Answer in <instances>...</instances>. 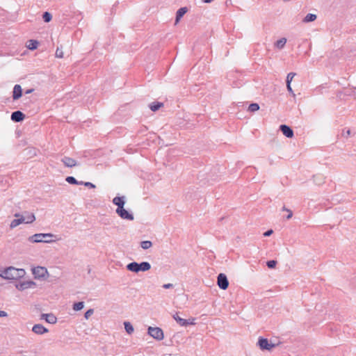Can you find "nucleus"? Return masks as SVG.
<instances>
[{"mask_svg":"<svg viewBox=\"0 0 356 356\" xmlns=\"http://www.w3.org/2000/svg\"><path fill=\"white\" fill-rule=\"evenodd\" d=\"M316 15L308 13L303 19V22L305 23L312 22L316 20Z\"/></svg>","mask_w":356,"mask_h":356,"instance_id":"5701e85b","label":"nucleus"},{"mask_svg":"<svg viewBox=\"0 0 356 356\" xmlns=\"http://www.w3.org/2000/svg\"><path fill=\"white\" fill-rule=\"evenodd\" d=\"M124 329L126 330V332L129 334H131L134 332V327L133 325H131V323L129 321H125L124 322Z\"/></svg>","mask_w":356,"mask_h":356,"instance_id":"4be33fe9","label":"nucleus"},{"mask_svg":"<svg viewBox=\"0 0 356 356\" xmlns=\"http://www.w3.org/2000/svg\"><path fill=\"white\" fill-rule=\"evenodd\" d=\"M7 316V312H6L5 311L0 310V317H6Z\"/></svg>","mask_w":356,"mask_h":356,"instance_id":"a19ab883","label":"nucleus"},{"mask_svg":"<svg viewBox=\"0 0 356 356\" xmlns=\"http://www.w3.org/2000/svg\"><path fill=\"white\" fill-rule=\"evenodd\" d=\"M152 246V243L150 241H143L140 242V247L144 250H147Z\"/></svg>","mask_w":356,"mask_h":356,"instance_id":"bb28decb","label":"nucleus"},{"mask_svg":"<svg viewBox=\"0 0 356 356\" xmlns=\"http://www.w3.org/2000/svg\"><path fill=\"white\" fill-rule=\"evenodd\" d=\"M151 268V264L147 261L137 263L136 261L131 262L127 265V269L131 272L138 273L140 271L145 272Z\"/></svg>","mask_w":356,"mask_h":356,"instance_id":"f03ea898","label":"nucleus"},{"mask_svg":"<svg viewBox=\"0 0 356 356\" xmlns=\"http://www.w3.org/2000/svg\"><path fill=\"white\" fill-rule=\"evenodd\" d=\"M39 42L37 40H29V44L27 45V47L31 50H34L38 48Z\"/></svg>","mask_w":356,"mask_h":356,"instance_id":"393cba45","label":"nucleus"},{"mask_svg":"<svg viewBox=\"0 0 356 356\" xmlns=\"http://www.w3.org/2000/svg\"><path fill=\"white\" fill-rule=\"evenodd\" d=\"M93 313H94V309H89L84 314V317L86 318V319H88L93 314Z\"/></svg>","mask_w":356,"mask_h":356,"instance_id":"72a5a7b5","label":"nucleus"},{"mask_svg":"<svg viewBox=\"0 0 356 356\" xmlns=\"http://www.w3.org/2000/svg\"><path fill=\"white\" fill-rule=\"evenodd\" d=\"M342 135L344 137H348V136L350 135V130L348 129L346 131L343 130V132H342Z\"/></svg>","mask_w":356,"mask_h":356,"instance_id":"58836bf2","label":"nucleus"},{"mask_svg":"<svg viewBox=\"0 0 356 356\" xmlns=\"http://www.w3.org/2000/svg\"><path fill=\"white\" fill-rule=\"evenodd\" d=\"M163 288L165 289H172L174 287V285L171 283H168V284H164L163 286H162Z\"/></svg>","mask_w":356,"mask_h":356,"instance_id":"4c0bfd02","label":"nucleus"},{"mask_svg":"<svg viewBox=\"0 0 356 356\" xmlns=\"http://www.w3.org/2000/svg\"><path fill=\"white\" fill-rule=\"evenodd\" d=\"M163 103L159 102H154L152 104H149V108L152 111H158L161 107L163 106Z\"/></svg>","mask_w":356,"mask_h":356,"instance_id":"412c9836","label":"nucleus"},{"mask_svg":"<svg viewBox=\"0 0 356 356\" xmlns=\"http://www.w3.org/2000/svg\"><path fill=\"white\" fill-rule=\"evenodd\" d=\"M34 286H35V283L34 282L25 281V282H20L18 285H17V288L20 291H23L26 289L31 288Z\"/></svg>","mask_w":356,"mask_h":356,"instance_id":"4468645a","label":"nucleus"},{"mask_svg":"<svg viewBox=\"0 0 356 356\" xmlns=\"http://www.w3.org/2000/svg\"><path fill=\"white\" fill-rule=\"evenodd\" d=\"M25 214H26V216L24 217L26 218V220H25L24 223H26V224L32 223L33 222H34L35 220V216L34 213L25 212Z\"/></svg>","mask_w":356,"mask_h":356,"instance_id":"aec40b11","label":"nucleus"},{"mask_svg":"<svg viewBox=\"0 0 356 356\" xmlns=\"http://www.w3.org/2000/svg\"><path fill=\"white\" fill-rule=\"evenodd\" d=\"M16 219H14L11 221L10 227L13 229L17 226L19 225L22 223H24L26 218L24 216L21 215L19 213H17L14 215Z\"/></svg>","mask_w":356,"mask_h":356,"instance_id":"1a4fd4ad","label":"nucleus"},{"mask_svg":"<svg viewBox=\"0 0 356 356\" xmlns=\"http://www.w3.org/2000/svg\"><path fill=\"white\" fill-rule=\"evenodd\" d=\"M26 272L22 268H15L10 266L6 268L0 275L6 280H17L23 277Z\"/></svg>","mask_w":356,"mask_h":356,"instance_id":"f257e3e1","label":"nucleus"},{"mask_svg":"<svg viewBox=\"0 0 356 356\" xmlns=\"http://www.w3.org/2000/svg\"><path fill=\"white\" fill-rule=\"evenodd\" d=\"M66 181L70 184L79 185L82 184L83 181L79 182L74 177L69 176L65 179Z\"/></svg>","mask_w":356,"mask_h":356,"instance_id":"a878e982","label":"nucleus"},{"mask_svg":"<svg viewBox=\"0 0 356 356\" xmlns=\"http://www.w3.org/2000/svg\"><path fill=\"white\" fill-rule=\"evenodd\" d=\"M82 184L90 188H95L96 187L95 185L91 182H83Z\"/></svg>","mask_w":356,"mask_h":356,"instance_id":"c9c22d12","label":"nucleus"},{"mask_svg":"<svg viewBox=\"0 0 356 356\" xmlns=\"http://www.w3.org/2000/svg\"><path fill=\"white\" fill-rule=\"evenodd\" d=\"M113 203L118 207L117 209L123 208L125 204V197H115L113 200Z\"/></svg>","mask_w":356,"mask_h":356,"instance_id":"a211bd4d","label":"nucleus"},{"mask_svg":"<svg viewBox=\"0 0 356 356\" xmlns=\"http://www.w3.org/2000/svg\"><path fill=\"white\" fill-rule=\"evenodd\" d=\"M273 233V229H268L264 233V236H269Z\"/></svg>","mask_w":356,"mask_h":356,"instance_id":"ea45409f","label":"nucleus"},{"mask_svg":"<svg viewBox=\"0 0 356 356\" xmlns=\"http://www.w3.org/2000/svg\"><path fill=\"white\" fill-rule=\"evenodd\" d=\"M257 344L262 350H270L275 347V344L270 343L267 339L263 337L259 338Z\"/></svg>","mask_w":356,"mask_h":356,"instance_id":"39448f33","label":"nucleus"},{"mask_svg":"<svg viewBox=\"0 0 356 356\" xmlns=\"http://www.w3.org/2000/svg\"><path fill=\"white\" fill-rule=\"evenodd\" d=\"M296 73L294 72H290L287 74V76H286V84H291L293 77L296 76Z\"/></svg>","mask_w":356,"mask_h":356,"instance_id":"7c9ffc66","label":"nucleus"},{"mask_svg":"<svg viewBox=\"0 0 356 356\" xmlns=\"http://www.w3.org/2000/svg\"><path fill=\"white\" fill-rule=\"evenodd\" d=\"M33 91V89H29V90L26 91V94H29V93L32 92Z\"/></svg>","mask_w":356,"mask_h":356,"instance_id":"37998d69","label":"nucleus"},{"mask_svg":"<svg viewBox=\"0 0 356 356\" xmlns=\"http://www.w3.org/2000/svg\"><path fill=\"white\" fill-rule=\"evenodd\" d=\"M213 0H202L204 3H209L212 2Z\"/></svg>","mask_w":356,"mask_h":356,"instance_id":"79ce46f5","label":"nucleus"},{"mask_svg":"<svg viewBox=\"0 0 356 356\" xmlns=\"http://www.w3.org/2000/svg\"><path fill=\"white\" fill-rule=\"evenodd\" d=\"M147 334L157 341H161L164 338L163 331L159 327L149 326L147 329Z\"/></svg>","mask_w":356,"mask_h":356,"instance_id":"20e7f679","label":"nucleus"},{"mask_svg":"<svg viewBox=\"0 0 356 356\" xmlns=\"http://www.w3.org/2000/svg\"><path fill=\"white\" fill-rule=\"evenodd\" d=\"M55 236L52 234H35L29 238V241L31 243H51L54 240L49 239L48 238H53Z\"/></svg>","mask_w":356,"mask_h":356,"instance_id":"7ed1b4c3","label":"nucleus"},{"mask_svg":"<svg viewBox=\"0 0 356 356\" xmlns=\"http://www.w3.org/2000/svg\"><path fill=\"white\" fill-rule=\"evenodd\" d=\"M282 211H284L289 212V214L286 216V218L287 220H289V219H291V218H292V216H293V212H292V211H291V209H289L286 208L285 206H284V207H282Z\"/></svg>","mask_w":356,"mask_h":356,"instance_id":"2f4dec72","label":"nucleus"},{"mask_svg":"<svg viewBox=\"0 0 356 356\" xmlns=\"http://www.w3.org/2000/svg\"><path fill=\"white\" fill-rule=\"evenodd\" d=\"M61 161L63 163V164L66 167L72 168V167L76 166L77 165V163L75 159L68 157V156H64L61 159Z\"/></svg>","mask_w":356,"mask_h":356,"instance_id":"dca6fc26","label":"nucleus"},{"mask_svg":"<svg viewBox=\"0 0 356 356\" xmlns=\"http://www.w3.org/2000/svg\"><path fill=\"white\" fill-rule=\"evenodd\" d=\"M280 130L286 138H291L293 137V131L289 126L282 124L280 126Z\"/></svg>","mask_w":356,"mask_h":356,"instance_id":"9d476101","label":"nucleus"},{"mask_svg":"<svg viewBox=\"0 0 356 356\" xmlns=\"http://www.w3.org/2000/svg\"><path fill=\"white\" fill-rule=\"evenodd\" d=\"M173 318L176 321V322L180 325L181 326H187L188 325H191V324H193V322H189L188 320H186V319H184L182 318H181L177 313H176L174 316H173Z\"/></svg>","mask_w":356,"mask_h":356,"instance_id":"f3484780","label":"nucleus"},{"mask_svg":"<svg viewBox=\"0 0 356 356\" xmlns=\"http://www.w3.org/2000/svg\"><path fill=\"white\" fill-rule=\"evenodd\" d=\"M259 109V106L257 103H252L248 106V111L254 112Z\"/></svg>","mask_w":356,"mask_h":356,"instance_id":"c756f323","label":"nucleus"},{"mask_svg":"<svg viewBox=\"0 0 356 356\" xmlns=\"http://www.w3.org/2000/svg\"><path fill=\"white\" fill-rule=\"evenodd\" d=\"M217 284L220 289L225 290L229 286V281L224 273H220L217 277Z\"/></svg>","mask_w":356,"mask_h":356,"instance_id":"423d86ee","label":"nucleus"},{"mask_svg":"<svg viewBox=\"0 0 356 356\" xmlns=\"http://www.w3.org/2000/svg\"><path fill=\"white\" fill-rule=\"evenodd\" d=\"M41 318L44 319L47 323L51 324H55L57 322V318L51 313L50 314H42Z\"/></svg>","mask_w":356,"mask_h":356,"instance_id":"ddd939ff","label":"nucleus"},{"mask_svg":"<svg viewBox=\"0 0 356 356\" xmlns=\"http://www.w3.org/2000/svg\"><path fill=\"white\" fill-rule=\"evenodd\" d=\"M188 9L186 7L180 8L176 13L175 23L177 24L180 19L186 13Z\"/></svg>","mask_w":356,"mask_h":356,"instance_id":"6ab92c4d","label":"nucleus"},{"mask_svg":"<svg viewBox=\"0 0 356 356\" xmlns=\"http://www.w3.org/2000/svg\"><path fill=\"white\" fill-rule=\"evenodd\" d=\"M42 19L44 22H49L52 19V15L49 12H44L42 14Z\"/></svg>","mask_w":356,"mask_h":356,"instance_id":"c85d7f7f","label":"nucleus"},{"mask_svg":"<svg viewBox=\"0 0 356 356\" xmlns=\"http://www.w3.org/2000/svg\"><path fill=\"white\" fill-rule=\"evenodd\" d=\"M286 88L289 93H291L293 96H295V94L293 92V90L291 86V84H286Z\"/></svg>","mask_w":356,"mask_h":356,"instance_id":"e433bc0d","label":"nucleus"},{"mask_svg":"<svg viewBox=\"0 0 356 356\" xmlns=\"http://www.w3.org/2000/svg\"><path fill=\"white\" fill-rule=\"evenodd\" d=\"M10 118L15 122H19L24 120L25 114L20 111H16L11 113Z\"/></svg>","mask_w":356,"mask_h":356,"instance_id":"9b49d317","label":"nucleus"},{"mask_svg":"<svg viewBox=\"0 0 356 356\" xmlns=\"http://www.w3.org/2000/svg\"><path fill=\"white\" fill-rule=\"evenodd\" d=\"M33 274L35 278H44L48 272L46 268L42 266H37L33 268Z\"/></svg>","mask_w":356,"mask_h":356,"instance_id":"6e6552de","label":"nucleus"},{"mask_svg":"<svg viewBox=\"0 0 356 356\" xmlns=\"http://www.w3.org/2000/svg\"><path fill=\"white\" fill-rule=\"evenodd\" d=\"M277 264V261L275 260H269L266 262V266L269 268H274Z\"/></svg>","mask_w":356,"mask_h":356,"instance_id":"473e14b6","label":"nucleus"},{"mask_svg":"<svg viewBox=\"0 0 356 356\" xmlns=\"http://www.w3.org/2000/svg\"><path fill=\"white\" fill-rule=\"evenodd\" d=\"M83 307H84L83 302H77L74 303L72 308L74 311H80Z\"/></svg>","mask_w":356,"mask_h":356,"instance_id":"cd10ccee","label":"nucleus"},{"mask_svg":"<svg viewBox=\"0 0 356 356\" xmlns=\"http://www.w3.org/2000/svg\"><path fill=\"white\" fill-rule=\"evenodd\" d=\"M32 331L37 334H43L48 332V330L42 324H35L32 328Z\"/></svg>","mask_w":356,"mask_h":356,"instance_id":"2eb2a0df","label":"nucleus"},{"mask_svg":"<svg viewBox=\"0 0 356 356\" xmlns=\"http://www.w3.org/2000/svg\"><path fill=\"white\" fill-rule=\"evenodd\" d=\"M116 213L123 220H133L134 219V215L123 208L116 209Z\"/></svg>","mask_w":356,"mask_h":356,"instance_id":"0eeeda50","label":"nucleus"},{"mask_svg":"<svg viewBox=\"0 0 356 356\" xmlns=\"http://www.w3.org/2000/svg\"><path fill=\"white\" fill-rule=\"evenodd\" d=\"M286 42V39L285 38H282L280 40H278L275 42V47L280 49H282L284 48Z\"/></svg>","mask_w":356,"mask_h":356,"instance_id":"b1692460","label":"nucleus"},{"mask_svg":"<svg viewBox=\"0 0 356 356\" xmlns=\"http://www.w3.org/2000/svg\"><path fill=\"white\" fill-rule=\"evenodd\" d=\"M56 56L58 58H63V53L61 49H60L59 47H57L56 51Z\"/></svg>","mask_w":356,"mask_h":356,"instance_id":"f704fd0d","label":"nucleus"},{"mask_svg":"<svg viewBox=\"0 0 356 356\" xmlns=\"http://www.w3.org/2000/svg\"><path fill=\"white\" fill-rule=\"evenodd\" d=\"M22 96V89L20 85L16 84L13 88V99H19Z\"/></svg>","mask_w":356,"mask_h":356,"instance_id":"f8f14e48","label":"nucleus"}]
</instances>
